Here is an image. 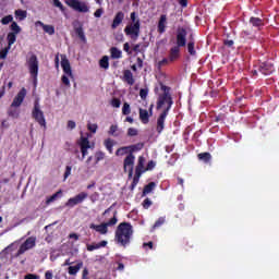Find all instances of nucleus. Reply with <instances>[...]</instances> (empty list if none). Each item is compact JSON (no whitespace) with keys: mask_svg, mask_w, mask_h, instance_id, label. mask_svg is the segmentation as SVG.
<instances>
[{"mask_svg":"<svg viewBox=\"0 0 279 279\" xmlns=\"http://www.w3.org/2000/svg\"><path fill=\"white\" fill-rule=\"evenodd\" d=\"M132 239H134V227L130 222H121L116 229L114 242L120 247H130Z\"/></svg>","mask_w":279,"mask_h":279,"instance_id":"obj_1","label":"nucleus"},{"mask_svg":"<svg viewBox=\"0 0 279 279\" xmlns=\"http://www.w3.org/2000/svg\"><path fill=\"white\" fill-rule=\"evenodd\" d=\"M160 88L162 90V94L158 95L157 98V110H162V108H166L162 110V112H169L171 110V107L173 106V97H171V87L160 83Z\"/></svg>","mask_w":279,"mask_h":279,"instance_id":"obj_2","label":"nucleus"},{"mask_svg":"<svg viewBox=\"0 0 279 279\" xmlns=\"http://www.w3.org/2000/svg\"><path fill=\"white\" fill-rule=\"evenodd\" d=\"M131 21L124 28V34L130 36L131 40H138L141 36V19L136 17V12L131 13Z\"/></svg>","mask_w":279,"mask_h":279,"instance_id":"obj_3","label":"nucleus"},{"mask_svg":"<svg viewBox=\"0 0 279 279\" xmlns=\"http://www.w3.org/2000/svg\"><path fill=\"white\" fill-rule=\"evenodd\" d=\"M61 66L64 73V75L61 76V82L64 86L71 88V81L69 77H73V70H71V62L64 54H61Z\"/></svg>","mask_w":279,"mask_h":279,"instance_id":"obj_4","label":"nucleus"},{"mask_svg":"<svg viewBox=\"0 0 279 279\" xmlns=\"http://www.w3.org/2000/svg\"><path fill=\"white\" fill-rule=\"evenodd\" d=\"M119 219L117 218V211H114L113 217L107 222H102L100 225L90 223V230H95L99 234H106L108 232V228H112V226H117Z\"/></svg>","mask_w":279,"mask_h":279,"instance_id":"obj_5","label":"nucleus"},{"mask_svg":"<svg viewBox=\"0 0 279 279\" xmlns=\"http://www.w3.org/2000/svg\"><path fill=\"white\" fill-rule=\"evenodd\" d=\"M32 117L41 128H44V130H47V120H45V112L40 110V104L38 102V100L34 102Z\"/></svg>","mask_w":279,"mask_h":279,"instance_id":"obj_6","label":"nucleus"},{"mask_svg":"<svg viewBox=\"0 0 279 279\" xmlns=\"http://www.w3.org/2000/svg\"><path fill=\"white\" fill-rule=\"evenodd\" d=\"M27 66L31 77H33L34 84H36L38 82V57L35 53H32L27 59Z\"/></svg>","mask_w":279,"mask_h":279,"instance_id":"obj_7","label":"nucleus"},{"mask_svg":"<svg viewBox=\"0 0 279 279\" xmlns=\"http://www.w3.org/2000/svg\"><path fill=\"white\" fill-rule=\"evenodd\" d=\"M145 147V144L137 143L130 146H122L116 150V156H130V154H136V151H141Z\"/></svg>","mask_w":279,"mask_h":279,"instance_id":"obj_8","label":"nucleus"},{"mask_svg":"<svg viewBox=\"0 0 279 279\" xmlns=\"http://www.w3.org/2000/svg\"><path fill=\"white\" fill-rule=\"evenodd\" d=\"M34 247H36V236H29L20 245L16 256H23L24 253L34 250Z\"/></svg>","mask_w":279,"mask_h":279,"instance_id":"obj_9","label":"nucleus"},{"mask_svg":"<svg viewBox=\"0 0 279 279\" xmlns=\"http://www.w3.org/2000/svg\"><path fill=\"white\" fill-rule=\"evenodd\" d=\"M65 3L69 8L75 10V12H81L83 14H86V12H89L90 10V8L86 5V2H81L80 0H65Z\"/></svg>","mask_w":279,"mask_h":279,"instance_id":"obj_10","label":"nucleus"},{"mask_svg":"<svg viewBox=\"0 0 279 279\" xmlns=\"http://www.w3.org/2000/svg\"><path fill=\"white\" fill-rule=\"evenodd\" d=\"M86 199H88V193L81 192L74 197L69 198L68 202L65 203V206L68 208H75L77 204H83Z\"/></svg>","mask_w":279,"mask_h":279,"instance_id":"obj_11","label":"nucleus"},{"mask_svg":"<svg viewBox=\"0 0 279 279\" xmlns=\"http://www.w3.org/2000/svg\"><path fill=\"white\" fill-rule=\"evenodd\" d=\"M186 28L184 27H179L177 29V45L175 47H179V49L181 47H186Z\"/></svg>","mask_w":279,"mask_h":279,"instance_id":"obj_12","label":"nucleus"},{"mask_svg":"<svg viewBox=\"0 0 279 279\" xmlns=\"http://www.w3.org/2000/svg\"><path fill=\"white\" fill-rule=\"evenodd\" d=\"M27 95V89H25V87H23L17 95L14 97L12 104H11V108H20V106L23 104V101H25V97Z\"/></svg>","mask_w":279,"mask_h":279,"instance_id":"obj_13","label":"nucleus"},{"mask_svg":"<svg viewBox=\"0 0 279 279\" xmlns=\"http://www.w3.org/2000/svg\"><path fill=\"white\" fill-rule=\"evenodd\" d=\"M257 71L263 75H271L275 71L274 63L269 61L262 62L259 63Z\"/></svg>","mask_w":279,"mask_h":279,"instance_id":"obj_14","label":"nucleus"},{"mask_svg":"<svg viewBox=\"0 0 279 279\" xmlns=\"http://www.w3.org/2000/svg\"><path fill=\"white\" fill-rule=\"evenodd\" d=\"M167 117H169V112L161 111V113L157 118L156 132L158 134H162V132L165 130V121H167Z\"/></svg>","mask_w":279,"mask_h":279,"instance_id":"obj_15","label":"nucleus"},{"mask_svg":"<svg viewBox=\"0 0 279 279\" xmlns=\"http://www.w3.org/2000/svg\"><path fill=\"white\" fill-rule=\"evenodd\" d=\"M73 27L80 40H82V43H86V35L84 34V27L82 26V23H80V21H75L73 22Z\"/></svg>","mask_w":279,"mask_h":279,"instance_id":"obj_16","label":"nucleus"},{"mask_svg":"<svg viewBox=\"0 0 279 279\" xmlns=\"http://www.w3.org/2000/svg\"><path fill=\"white\" fill-rule=\"evenodd\" d=\"M136 160V157L133 154L128 155L123 160V169L124 173H128V169H134V161Z\"/></svg>","mask_w":279,"mask_h":279,"instance_id":"obj_17","label":"nucleus"},{"mask_svg":"<svg viewBox=\"0 0 279 279\" xmlns=\"http://www.w3.org/2000/svg\"><path fill=\"white\" fill-rule=\"evenodd\" d=\"M35 27H43L44 32L49 36H53V34H56V27L53 25H47L41 21L35 22Z\"/></svg>","mask_w":279,"mask_h":279,"instance_id":"obj_18","label":"nucleus"},{"mask_svg":"<svg viewBox=\"0 0 279 279\" xmlns=\"http://www.w3.org/2000/svg\"><path fill=\"white\" fill-rule=\"evenodd\" d=\"M123 19H125V13H123V11H119L113 17L111 29H117V27L123 23Z\"/></svg>","mask_w":279,"mask_h":279,"instance_id":"obj_19","label":"nucleus"},{"mask_svg":"<svg viewBox=\"0 0 279 279\" xmlns=\"http://www.w3.org/2000/svg\"><path fill=\"white\" fill-rule=\"evenodd\" d=\"M158 34H165L167 32V15L162 14L159 17L158 25H157Z\"/></svg>","mask_w":279,"mask_h":279,"instance_id":"obj_20","label":"nucleus"},{"mask_svg":"<svg viewBox=\"0 0 279 279\" xmlns=\"http://www.w3.org/2000/svg\"><path fill=\"white\" fill-rule=\"evenodd\" d=\"M123 82L128 83L129 86H134L136 80H134V74H132V71H123Z\"/></svg>","mask_w":279,"mask_h":279,"instance_id":"obj_21","label":"nucleus"},{"mask_svg":"<svg viewBox=\"0 0 279 279\" xmlns=\"http://www.w3.org/2000/svg\"><path fill=\"white\" fill-rule=\"evenodd\" d=\"M168 58L170 62H175V60L180 58V48L178 46H173L172 48H170Z\"/></svg>","mask_w":279,"mask_h":279,"instance_id":"obj_22","label":"nucleus"},{"mask_svg":"<svg viewBox=\"0 0 279 279\" xmlns=\"http://www.w3.org/2000/svg\"><path fill=\"white\" fill-rule=\"evenodd\" d=\"M151 116L149 114V111L147 109L140 108V121L144 124L147 125L149 123V118Z\"/></svg>","mask_w":279,"mask_h":279,"instance_id":"obj_23","label":"nucleus"},{"mask_svg":"<svg viewBox=\"0 0 279 279\" xmlns=\"http://www.w3.org/2000/svg\"><path fill=\"white\" fill-rule=\"evenodd\" d=\"M145 157L140 156L138 157V161H137V166L135 168V173H140V175H143V173H145Z\"/></svg>","mask_w":279,"mask_h":279,"instance_id":"obj_24","label":"nucleus"},{"mask_svg":"<svg viewBox=\"0 0 279 279\" xmlns=\"http://www.w3.org/2000/svg\"><path fill=\"white\" fill-rule=\"evenodd\" d=\"M82 267H84L83 262H78L75 266H69V268H68L69 276H77V274H78L80 269H82Z\"/></svg>","mask_w":279,"mask_h":279,"instance_id":"obj_25","label":"nucleus"},{"mask_svg":"<svg viewBox=\"0 0 279 279\" xmlns=\"http://www.w3.org/2000/svg\"><path fill=\"white\" fill-rule=\"evenodd\" d=\"M108 245V241L102 240L99 243H94L87 245V252H95V250H100V247H106Z\"/></svg>","mask_w":279,"mask_h":279,"instance_id":"obj_26","label":"nucleus"},{"mask_svg":"<svg viewBox=\"0 0 279 279\" xmlns=\"http://www.w3.org/2000/svg\"><path fill=\"white\" fill-rule=\"evenodd\" d=\"M114 145H117V142L110 137L104 141V146L106 147L107 151H109V154H113Z\"/></svg>","mask_w":279,"mask_h":279,"instance_id":"obj_27","label":"nucleus"},{"mask_svg":"<svg viewBox=\"0 0 279 279\" xmlns=\"http://www.w3.org/2000/svg\"><path fill=\"white\" fill-rule=\"evenodd\" d=\"M197 158L202 162H205V165H208V162H210L213 160V155H210V153H199L197 155Z\"/></svg>","mask_w":279,"mask_h":279,"instance_id":"obj_28","label":"nucleus"},{"mask_svg":"<svg viewBox=\"0 0 279 279\" xmlns=\"http://www.w3.org/2000/svg\"><path fill=\"white\" fill-rule=\"evenodd\" d=\"M156 189V182H149L144 186V190L142 192V197H145L146 195H149Z\"/></svg>","mask_w":279,"mask_h":279,"instance_id":"obj_29","label":"nucleus"},{"mask_svg":"<svg viewBox=\"0 0 279 279\" xmlns=\"http://www.w3.org/2000/svg\"><path fill=\"white\" fill-rule=\"evenodd\" d=\"M110 53H111L112 60H119L123 57V52L117 47H111Z\"/></svg>","mask_w":279,"mask_h":279,"instance_id":"obj_30","label":"nucleus"},{"mask_svg":"<svg viewBox=\"0 0 279 279\" xmlns=\"http://www.w3.org/2000/svg\"><path fill=\"white\" fill-rule=\"evenodd\" d=\"M99 66H100V69H105V70L110 69V62H109L108 56H104V57L99 60Z\"/></svg>","mask_w":279,"mask_h":279,"instance_id":"obj_31","label":"nucleus"},{"mask_svg":"<svg viewBox=\"0 0 279 279\" xmlns=\"http://www.w3.org/2000/svg\"><path fill=\"white\" fill-rule=\"evenodd\" d=\"M250 23L253 25V27H263L265 25V23H263V19L260 17H251Z\"/></svg>","mask_w":279,"mask_h":279,"instance_id":"obj_32","label":"nucleus"},{"mask_svg":"<svg viewBox=\"0 0 279 279\" xmlns=\"http://www.w3.org/2000/svg\"><path fill=\"white\" fill-rule=\"evenodd\" d=\"M141 173H136L135 172V175L133 177V181L130 185V191H134V189H136V186L138 185V182H141Z\"/></svg>","mask_w":279,"mask_h":279,"instance_id":"obj_33","label":"nucleus"},{"mask_svg":"<svg viewBox=\"0 0 279 279\" xmlns=\"http://www.w3.org/2000/svg\"><path fill=\"white\" fill-rule=\"evenodd\" d=\"M187 52L190 56H197V51L195 50V40L192 39L187 43Z\"/></svg>","mask_w":279,"mask_h":279,"instance_id":"obj_34","label":"nucleus"},{"mask_svg":"<svg viewBox=\"0 0 279 279\" xmlns=\"http://www.w3.org/2000/svg\"><path fill=\"white\" fill-rule=\"evenodd\" d=\"M80 147L81 149H90V142L88 141V137H81Z\"/></svg>","mask_w":279,"mask_h":279,"instance_id":"obj_35","label":"nucleus"},{"mask_svg":"<svg viewBox=\"0 0 279 279\" xmlns=\"http://www.w3.org/2000/svg\"><path fill=\"white\" fill-rule=\"evenodd\" d=\"M106 158V153L98 150L95 153V165H99V162H101V160H104Z\"/></svg>","mask_w":279,"mask_h":279,"instance_id":"obj_36","label":"nucleus"},{"mask_svg":"<svg viewBox=\"0 0 279 279\" xmlns=\"http://www.w3.org/2000/svg\"><path fill=\"white\" fill-rule=\"evenodd\" d=\"M7 40H8V47H12L14 43H16V34L15 33H9L7 35Z\"/></svg>","mask_w":279,"mask_h":279,"instance_id":"obj_37","label":"nucleus"},{"mask_svg":"<svg viewBox=\"0 0 279 279\" xmlns=\"http://www.w3.org/2000/svg\"><path fill=\"white\" fill-rule=\"evenodd\" d=\"M8 117H11L12 119H19L20 112L19 110L14 109V107H10L8 109Z\"/></svg>","mask_w":279,"mask_h":279,"instance_id":"obj_38","label":"nucleus"},{"mask_svg":"<svg viewBox=\"0 0 279 279\" xmlns=\"http://www.w3.org/2000/svg\"><path fill=\"white\" fill-rule=\"evenodd\" d=\"M119 126L117 124H113L110 126L109 131H108V135L109 136H114L116 138L119 136Z\"/></svg>","mask_w":279,"mask_h":279,"instance_id":"obj_39","label":"nucleus"},{"mask_svg":"<svg viewBox=\"0 0 279 279\" xmlns=\"http://www.w3.org/2000/svg\"><path fill=\"white\" fill-rule=\"evenodd\" d=\"M62 195V190H59L57 193L52 194L49 198H47L46 204H51L58 199Z\"/></svg>","mask_w":279,"mask_h":279,"instance_id":"obj_40","label":"nucleus"},{"mask_svg":"<svg viewBox=\"0 0 279 279\" xmlns=\"http://www.w3.org/2000/svg\"><path fill=\"white\" fill-rule=\"evenodd\" d=\"M165 221H167L166 217H159L156 222L153 226V230H156L157 228H160L161 226H165Z\"/></svg>","mask_w":279,"mask_h":279,"instance_id":"obj_41","label":"nucleus"},{"mask_svg":"<svg viewBox=\"0 0 279 279\" xmlns=\"http://www.w3.org/2000/svg\"><path fill=\"white\" fill-rule=\"evenodd\" d=\"M122 114L124 117H128L129 114H132V108L130 107V104L124 102L122 107Z\"/></svg>","mask_w":279,"mask_h":279,"instance_id":"obj_42","label":"nucleus"},{"mask_svg":"<svg viewBox=\"0 0 279 279\" xmlns=\"http://www.w3.org/2000/svg\"><path fill=\"white\" fill-rule=\"evenodd\" d=\"M10 27L12 31L11 34H15V35L21 34V26H19L16 22H12Z\"/></svg>","mask_w":279,"mask_h":279,"instance_id":"obj_43","label":"nucleus"},{"mask_svg":"<svg viewBox=\"0 0 279 279\" xmlns=\"http://www.w3.org/2000/svg\"><path fill=\"white\" fill-rule=\"evenodd\" d=\"M15 16H19L20 21H25L27 19V11L16 10Z\"/></svg>","mask_w":279,"mask_h":279,"instance_id":"obj_44","label":"nucleus"},{"mask_svg":"<svg viewBox=\"0 0 279 279\" xmlns=\"http://www.w3.org/2000/svg\"><path fill=\"white\" fill-rule=\"evenodd\" d=\"M10 49H12V47L8 46L0 51V60H5L8 58Z\"/></svg>","mask_w":279,"mask_h":279,"instance_id":"obj_45","label":"nucleus"},{"mask_svg":"<svg viewBox=\"0 0 279 279\" xmlns=\"http://www.w3.org/2000/svg\"><path fill=\"white\" fill-rule=\"evenodd\" d=\"M12 21H14V16H12V15H5L4 17L1 19V23L3 25H10V23H12Z\"/></svg>","mask_w":279,"mask_h":279,"instance_id":"obj_46","label":"nucleus"},{"mask_svg":"<svg viewBox=\"0 0 279 279\" xmlns=\"http://www.w3.org/2000/svg\"><path fill=\"white\" fill-rule=\"evenodd\" d=\"M110 106H112V108H121V99L112 98L110 101Z\"/></svg>","mask_w":279,"mask_h":279,"instance_id":"obj_47","label":"nucleus"},{"mask_svg":"<svg viewBox=\"0 0 279 279\" xmlns=\"http://www.w3.org/2000/svg\"><path fill=\"white\" fill-rule=\"evenodd\" d=\"M151 204H154V203L151 202V199L146 198V199L143 201L142 206H143V208H144L145 210H147V209L151 206Z\"/></svg>","mask_w":279,"mask_h":279,"instance_id":"obj_48","label":"nucleus"},{"mask_svg":"<svg viewBox=\"0 0 279 279\" xmlns=\"http://www.w3.org/2000/svg\"><path fill=\"white\" fill-rule=\"evenodd\" d=\"M155 168H156V161L150 160V161H148V163H147V166L145 168V171H151Z\"/></svg>","mask_w":279,"mask_h":279,"instance_id":"obj_49","label":"nucleus"},{"mask_svg":"<svg viewBox=\"0 0 279 279\" xmlns=\"http://www.w3.org/2000/svg\"><path fill=\"white\" fill-rule=\"evenodd\" d=\"M169 62H171V60H169L168 58H163L161 61L158 62V68H162V66H167V64H169Z\"/></svg>","mask_w":279,"mask_h":279,"instance_id":"obj_50","label":"nucleus"},{"mask_svg":"<svg viewBox=\"0 0 279 279\" xmlns=\"http://www.w3.org/2000/svg\"><path fill=\"white\" fill-rule=\"evenodd\" d=\"M97 124H92V123H88L87 124V130H89V132H92V134H95L97 132Z\"/></svg>","mask_w":279,"mask_h":279,"instance_id":"obj_51","label":"nucleus"},{"mask_svg":"<svg viewBox=\"0 0 279 279\" xmlns=\"http://www.w3.org/2000/svg\"><path fill=\"white\" fill-rule=\"evenodd\" d=\"M137 134H138V131L134 128H130L128 130V136H137Z\"/></svg>","mask_w":279,"mask_h":279,"instance_id":"obj_52","label":"nucleus"},{"mask_svg":"<svg viewBox=\"0 0 279 279\" xmlns=\"http://www.w3.org/2000/svg\"><path fill=\"white\" fill-rule=\"evenodd\" d=\"M147 95H148V90H147V89L142 88V89L140 90V97H141V99H147Z\"/></svg>","mask_w":279,"mask_h":279,"instance_id":"obj_53","label":"nucleus"},{"mask_svg":"<svg viewBox=\"0 0 279 279\" xmlns=\"http://www.w3.org/2000/svg\"><path fill=\"white\" fill-rule=\"evenodd\" d=\"M53 3L56 8H59V10H61V12H64V5L62 4V2H60V0H53Z\"/></svg>","mask_w":279,"mask_h":279,"instance_id":"obj_54","label":"nucleus"},{"mask_svg":"<svg viewBox=\"0 0 279 279\" xmlns=\"http://www.w3.org/2000/svg\"><path fill=\"white\" fill-rule=\"evenodd\" d=\"M72 169H73V167H71V166L65 167L64 180H66V178H69V175H71Z\"/></svg>","mask_w":279,"mask_h":279,"instance_id":"obj_55","label":"nucleus"},{"mask_svg":"<svg viewBox=\"0 0 279 279\" xmlns=\"http://www.w3.org/2000/svg\"><path fill=\"white\" fill-rule=\"evenodd\" d=\"M104 14V10L100 8V9H97L94 13V16L96 19H101V15Z\"/></svg>","mask_w":279,"mask_h":279,"instance_id":"obj_56","label":"nucleus"},{"mask_svg":"<svg viewBox=\"0 0 279 279\" xmlns=\"http://www.w3.org/2000/svg\"><path fill=\"white\" fill-rule=\"evenodd\" d=\"M225 47H232L234 45V40L232 39H225L223 40Z\"/></svg>","mask_w":279,"mask_h":279,"instance_id":"obj_57","label":"nucleus"},{"mask_svg":"<svg viewBox=\"0 0 279 279\" xmlns=\"http://www.w3.org/2000/svg\"><path fill=\"white\" fill-rule=\"evenodd\" d=\"M82 158L81 160H84L86 156H88V148H81Z\"/></svg>","mask_w":279,"mask_h":279,"instance_id":"obj_58","label":"nucleus"},{"mask_svg":"<svg viewBox=\"0 0 279 279\" xmlns=\"http://www.w3.org/2000/svg\"><path fill=\"white\" fill-rule=\"evenodd\" d=\"M24 279H40V276L34 275V274H28L24 277Z\"/></svg>","mask_w":279,"mask_h":279,"instance_id":"obj_59","label":"nucleus"},{"mask_svg":"<svg viewBox=\"0 0 279 279\" xmlns=\"http://www.w3.org/2000/svg\"><path fill=\"white\" fill-rule=\"evenodd\" d=\"M45 279H53V271L52 270H47L45 272Z\"/></svg>","mask_w":279,"mask_h":279,"instance_id":"obj_60","label":"nucleus"},{"mask_svg":"<svg viewBox=\"0 0 279 279\" xmlns=\"http://www.w3.org/2000/svg\"><path fill=\"white\" fill-rule=\"evenodd\" d=\"M68 128H69V130H75V121L69 120L68 121Z\"/></svg>","mask_w":279,"mask_h":279,"instance_id":"obj_61","label":"nucleus"},{"mask_svg":"<svg viewBox=\"0 0 279 279\" xmlns=\"http://www.w3.org/2000/svg\"><path fill=\"white\" fill-rule=\"evenodd\" d=\"M1 128L3 130H8V128H10V123H8V120H2L1 121Z\"/></svg>","mask_w":279,"mask_h":279,"instance_id":"obj_62","label":"nucleus"},{"mask_svg":"<svg viewBox=\"0 0 279 279\" xmlns=\"http://www.w3.org/2000/svg\"><path fill=\"white\" fill-rule=\"evenodd\" d=\"M82 278H83V279H88V268H84V269H83Z\"/></svg>","mask_w":279,"mask_h":279,"instance_id":"obj_63","label":"nucleus"},{"mask_svg":"<svg viewBox=\"0 0 279 279\" xmlns=\"http://www.w3.org/2000/svg\"><path fill=\"white\" fill-rule=\"evenodd\" d=\"M123 49H124V51H125L126 53H131V52H130V44H129V43H125V44L123 45Z\"/></svg>","mask_w":279,"mask_h":279,"instance_id":"obj_64","label":"nucleus"}]
</instances>
